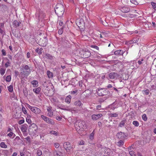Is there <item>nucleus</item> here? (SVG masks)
<instances>
[{
  "label": "nucleus",
  "instance_id": "1",
  "mask_svg": "<svg viewBox=\"0 0 156 156\" xmlns=\"http://www.w3.org/2000/svg\"><path fill=\"white\" fill-rule=\"evenodd\" d=\"M75 126L76 130L80 134H82V132L86 127L84 122L81 120L77 121L75 122Z\"/></svg>",
  "mask_w": 156,
  "mask_h": 156
},
{
  "label": "nucleus",
  "instance_id": "2",
  "mask_svg": "<svg viewBox=\"0 0 156 156\" xmlns=\"http://www.w3.org/2000/svg\"><path fill=\"white\" fill-rule=\"evenodd\" d=\"M55 13L58 16H62L64 12V8L63 5L61 4H58L55 8Z\"/></svg>",
  "mask_w": 156,
  "mask_h": 156
},
{
  "label": "nucleus",
  "instance_id": "3",
  "mask_svg": "<svg viewBox=\"0 0 156 156\" xmlns=\"http://www.w3.org/2000/svg\"><path fill=\"white\" fill-rule=\"evenodd\" d=\"M37 44L40 46L44 47L47 44L48 40L45 37H43L42 38H40L39 37H37Z\"/></svg>",
  "mask_w": 156,
  "mask_h": 156
},
{
  "label": "nucleus",
  "instance_id": "4",
  "mask_svg": "<svg viewBox=\"0 0 156 156\" xmlns=\"http://www.w3.org/2000/svg\"><path fill=\"white\" fill-rule=\"evenodd\" d=\"M79 54L80 57L83 58H88L91 55V53L89 50H82L80 51Z\"/></svg>",
  "mask_w": 156,
  "mask_h": 156
},
{
  "label": "nucleus",
  "instance_id": "5",
  "mask_svg": "<svg viewBox=\"0 0 156 156\" xmlns=\"http://www.w3.org/2000/svg\"><path fill=\"white\" fill-rule=\"evenodd\" d=\"M98 94L100 96H103L105 95H108L110 92L108 90L105 89H99L97 92Z\"/></svg>",
  "mask_w": 156,
  "mask_h": 156
},
{
  "label": "nucleus",
  "instance_id": "6",
  "mask_svg": "<svg viewBox=\"0 0 156 156\" xmlns=\"http://www.w3.org/2000/svg\"><path fill=\"white\" fill-rule=\"evenodd\" d=\"M37 127L35 123H33L30 125L29 127V131L34 133H35L37 132Z\"/></svg>",
  "mask_w": 156,
  "mask_h": 156
},
{
  "label": "nucleus",
  "instance_id": "7",
  "mask_svg": "<svg viewBox=\"0 0 156 156\" xmlns=\"http://www.w3.org/2000/svg\"><path fill=\"white\" fill-rule=\"evenodd\" d=\"M27 107L29 108L31 110L36 114H39L41 112V110L39 108L35 107H32L30 106L28 104H27Z\"/></svg>",
  "mask_w": 156,
  "mask_h": 156
},
{
  "label": "nucleus",
  "instance_id": "8",
  "mask_svg": "<svg viewBox=\"0 0 156 156\" xmlns=\"http://www.w3.org/2000/svg\"><path fill=\"white\" fill-rule=\"evenodd\" d=\"M63 148L66 149L67 152H70L73 147L71 146L70 143L68 142H65L63 145Z\"/></svg>",
  "mask_w": 156,
  "mask_h": 156
},
{
  "label": "nucleus",
  "instance_id": "9",
  "mask_svg": "<svg viewBox=\"0 0 156 156\" xmlns=\"http://www.w3.org/2000/svg\"><path fill=\"white\" fill-rule=\"evenodd\" d=\"M116 136L118 138L120 139H123L127 137L126 136L124 133L121 132L117 133Z\"/></svg>",
  "mask_w": 156,
  "mask_h": 156
},
{
  "label": "nucleus",
  "instance_id": "10",
  "mask_svg": "<svg viewBox=\"0 0 156 156\" xmlns=\"http://www.w3.org/2000/svg\"><path fill=\"white\" fill-rule=\"evenodd\" d=\"M109 76L111 79H117L119 77V75L115 73H111L109 74Z\"/></svg>",
  "mask_w": 156,
  "mask_h": 156
},
{
  "label": "nucleus",
  "instance_id": "11",
  "mask_svg": "<svg viewBox=\"0 0 156 156\" xmlns=\"http://www.w3.org/2000/svg\"><path fill=\"white\" fill-rule=\"evenodd\" d=\"M29 69H22L19 75H24L27 76L30 73V71Z\"/></svg>",
  "mask_w": 156,
  "mask_h": 156
},
{
  "label": "nucleus",
  "instance_id": "12",
  "mask_svg": "<svg viewBox=\"0 0 156 156\" xmlns=\"http://www.w3.org/2000/svg\"><path fill=\"white\" fill-rule=\"evenodd\" d=\"M102 116V115L101 114H99L97 115L94 114L92 115V118L94 120H97Z\"/></svg>",
  "mask_w": 156,
  "mask_h": 156
},
{
  "label": "nucleus",
  "instance_id": "13",
  "mask_svg": "<svg viewBox=\"0 0 156 156\" xmlns=\"http://www.w3.org/2000/svg\"><path fill=\"white\" fill-rule=\"evenodd\" d=\"M124 51L122 50H119L115 51L114 54L117 56H120L122 55L124 53Z\"/></svg>",
  "mask_w": 156,
  "mask_h": 156
},
{
  "label": "nucleus",
  "instance_id": "14",
  "mask_svg": "<svg viewBox=\"0 0 156 156\" xmlns=\"http://www.w3.org/2000/svg\"><path fill=\"white\" fill-rule=\"evenodd\" d=\"M28 126L26 124H24L22 126L21 128V131L23 133H25L27 130Z\"/></svg>",
  "mask_w": 156,
  "mask_h": 156
},
{
  "label": "nucleus",
  "instance_id": "15",
  "mask_svg": "<svg viewBox=\"0 0 156 156\" xmlns=\"http://www.w3.org/2000/svg\"><path fill=\"white\" fill-rule=\"evenodd\" d=\"M120 10L123 12H128L130 11V9L129 8L124 6L121 7L120 8Z\"/></svg>",
  "mask_w": 156,
  "mask_h": 156
},
{
  "label": "nucleus",
  "instance_id": "16",
  "mask_svg": "<svg viewBox=\"0 0 156 156\" xmlns=\"http://www.w3.org/2000/svg\"><path fill=\"white\" fill-rule=\"evenodd\" d=\"M133 148V147L131 146L128 148V151H129V153L130 155L131 156H135L136 154L135 153L134 151H131V150Z\"/></svg>",
  "mask_w": 156,
  "mask_h": 156
},
{
  "label": "nucleus",
  "instance_id": "17",
  "mask_svg": "<svg viewBox=\"0 0 156 156\" xmlns=\"http://www.w3.org/2000/svg\"><path fill=\"white\" fill-rule=\"evenodd\" d=\"M43 85L45 87H46V88H48V87H49V86L50 87H52V84L51 83H49L48 82V81H45L43 83Z\"/></svg>",
  "mask_w": 156,
  "mask_h": 156
},
{
  "label": "nucleus",
  "instance_id": "18",
  "mask_svg": "<svg viewBox=\"0 0 156 156\" xmlns=\"http://www.w3.org/2000/svg\"><path fill=\"white\" fill-rule=\"evenodd\" d=\"M20 22H18L17 20H15L13 22V27L16 28L19 27L20 26Z\"/></svg>",
  "mask_w": 156,
  "mask_h": 156
},
{
  "label": "nucleus",
  "instance_id": "19",
  "mask_svg": "<svg viewBox=\"0 0 156 156\" xmlns=\"http://www.w3.org/2000/svg\"><path fill=\"white\" fill-rule=\"evenodd\" d=\"M55 156H63L61 152L58 151L57 150L55 151L53 153Z\"/></svg>",
  "mask_w": 156,
  "mask_h": 156
},
{
  "label": "nucleus",
  "instance_id": "20",
  "mask_svg": "<svg viewBox=\"0 0 156 156\" xmlns=\"http://www.w3.org/2000/svg\"><path fill=\"white\" fill-rule=\"evenodd\" d=\"M43 154L44 156H50L51 153L48 150H45L43 152Z\"/></svg>",
  "mask_w": 156,
  "mask_h": 156
},
{
  "label": "nucleus",
  "instance_id": "21",
  "mask_svg": "<svg viewBox=\"0 0 156 156\" xmlns=\"http://www.w3.org/2000/svg\"><path fill=\"white\" fill-rule=\"evenodd\" d=\"M47 110L48 112V115L50 117H51L53 115V112L50 108L47 109Z\"/></svg>",
  "mask_w": 156,
  "mask_h": 156
},
{
  "label": "nucleus",
  "instance_id": "22",
  "mask_svg": "<svg viewBox=\"0 0 156 156\" xmlns=\"http://www.w3.org/2000/svg\"><path fill=\"white\" fill-rule=\"evenodd\" d=\"M43 50V49L42 48H41L39 49V48H37L35 50V51L38 53L39 55H41L42 53V51Z\"/></svg>",
  "mask_w": 156,
  "mask_h": 156
},
{
  "label": "nucleus",
  "instance_id": "23",
  "mask_svg": "<svg viewBox=\"0 0 156 156\" xmlns=\"http://www.w3.org/2000/svg\"><path fill=\"white\" fill-rule=\"evenodd\" d=\"M126 122V120H123L121 121L119 123V127H122L124 126L125 125V123Z\"/></svg>",
  "mask_w": 156,
  "mask_h": 156
},
{
  "label": "nucleus",
  "instance_id": "24",
  "mask_svg": "<svg viewBox=\"0 0 156 156\" xmlns=\"http://www.w3.org/2000/svg\"><path fill=\"white\" fill-rule=\"evenodd\" d=\"M71 96L70 95L67 96L66 98L65 101L66 103H69L71 101Z\"/></svg>",
  "mask_w": 156,
  "mask_h": 156
},
{
  "label": "nucleus",
  "instance_id": "25",
  "mask_svg": "<svg viewBox=\"0 0 156 156\" xmlns=\"http://www.w3.org/2000/svg\"><path fill=\"white\" fill-rule=\"evenodd\" d=\"M47 123L52 125H53L55 124V122L53 120L50 118L48 119Z\"/></svg>",
  "mask_w": 156,
  "mask_h": 156
},
{
  "label": "nucleus",
  "instance_id": "26",
  "mask_svg": "<svg viewBox=\"0 0 156 156\" xmlns=\"http://www.w3.org/2000/svg\"><path fill=\"white\" fill-rule=\"evenodd\" d=\"M41 88L38 87L36 88L33 89V91L36 94H39L41 90Z\"/></svg>",
  "mask_w": 156,
  "mask_h": 156
},
{
  "label": "nucleus",
  "instance_id": "27",
  "mask_svg": "<svg viewBox=\"0 0 156 156\" xmlns=\"http://www.w3.org/2000/svg\"><path fill=\"white\" fill-rule=\"evenodd\" d=\"M47 74L48 77L49 78H52L53 77V73L49 71H47Z\"/></svg>",
  "mask_w": 156,
  "mask_h": 156
},
{
  "label": "nucleus",
  "instance_id": "28",
  "mask_svg": "<svg viewBox=\"0 0 156 156\" xmlns=\"http://www.w3.org/2000/svg\"><path fill=\"white\" fill-rule=\"evenodd\" d=\"M41 118L46 122H48V120L49 119V118L44 115H41Z\"/></svg>",
  "mask_w": 156,
  "mask_h": 156
},
{
  "label": "nucleus",
  "instance_id": "29",
  "mask_svg": "<svg viewBox=\"0 0 156 156\" xmlns=\"http://www.w3.org/2000/svg\"><path fill=\"white\" fill-rule=\"evenodd\" d=\"M74 104L76 106H80L81 105V102L79 100L75 102Z\"/></svg>",
  "mask_w": 156,
  "mask_h": 156
},
{
  "label": "nucleus",
  "instance_id": "30",
  "mask_svg": "<svg viewBox=\"0 0 156 156\" xmlns=\"http://www.w3.org/2000/svg\"><path fill=\"white\" fill-rule=\"evenodd\" d=\"M153 8L155 10H156V2H151Z\"/></svg>",
  "mask_w": 156,
  "mask_h": 156
},
{
  "label": "nucleus",
  "instance_id": "31",
  "mask_svg": "<svg viewBox=\"0 0 156 156\" xmlns=\"http://www.w3.org/2000/svg\"><path fill=\"white\" fill-rule=\"evenodd\" d=\"M0 145L2 148H5L7 147V145L5 144V143L3 142L1 143Z\"/></svg>",
  "mask_w": 156,
  "mask_h": 156
},
{
  "label": "nucleus",
  "instance_id": "32",
  "mask_svg": "<svg viewBox=\"0 0 156 156\" xmlns=\"http://www.w3.org/2000/svg\"><path fill=\"white\" fill-rule=\"evenodd\" d=\"M31 83L33 84L34 86L36 87L37 85L38 84V82L37 81L35 80H34L31 82Z\"/></svg>",
  "mask_w": 156,
  "mask_h": 156
},
{
  "label": "nucleus",
  "instance_id": "33",
  "mask_svg": "<svg viewBox=\"0 0 156 156\" xmlns=\"http://www.w3.org/2000/svg\"><path fill=\"white\" fill-rule=\"evenodd\" d=\"M124 144V142L122 140H120L118 142V145L120 147L122 146Z\"/></svg>",
  "mask_w": 156,
  "mask_h": 156
},
{
  "label": "nucleus",
  "instance_id": "34",
  "mask_svg": "<svg viewBox=\"0 0 156 156\" xmlns=\"http://www.w3.org/2000/svg\"><path fill=\"white\" fill-rule=\"evenodd\" d=\"M8 90L10 92H12L13 90V86L10 85V86L8 87Z\"/></svg>",
  "mask_w": 156,
  "mask_h": 156
},
{
  "label": "nucleus",
  "instance_id": "35",
  "mask_svg": "<svg viewBox=\"0 0 156 156\" xmlns=\"http://www.w3.org/2000/svg\"><path fill=\"white\" fill-rule=\"evenodd\" d=\"M118 114L116 113H111L110 114V116L111 117H117L118 116Z\"/></svg>",
  "mask_w": 156,
  "mask_h": 156
},
{
  "label": "nucleus",
  "instance_id": "36",
  "mask_svg": "<svg viewBox=\"0 0 156 156\" xmlns=\"http://www.w3.org/2000/svg\"><path fill=\"white\" fill-rule=\"evenodd\" d=\"M133 125H134L135 126H139V122L136 121H134L133 122Z\"/></svg>",
  "mask_w": 156,
  "mask_h": 156
},
{
  "label": "nucleus",
  "instance_id": "37",
  "mask_svg": "<svg viewBox=\"0 0 156 156\" xmlns=\"http://www.w3.org/2000/svg\"><path fill=\"white\" fill-rule=\"evenodd\" d=\"M8 136L9 137L12 136V138H13L15 137V135L13 133L10 132L8 134Z\"/></svg>",
  "mask_w": 156,
  "mask_h": 156
},
{
  "label": "nucleus",
  "instance_id": "38",
  "mask_svg": "<svg viewBox=\"0 0 156 156\" xmlns=\"http://www.w3.org/2000/svg\"><path fill=\"white\" fill-rule=\"evenodd\" d=\"M130 1L131 3L135 5H137L138 4L136 0H130Z\"/></svg>",
  "mask_w": 156,
  "mask_h": 156
},
{
  "label": "nucleus",
  "instance_id": "39",
  "mask_svg": "<svg viewBox=\"0 0 156 156\" xmlns=\"http://www.w3.org/2000/svg\"><path fill=\"white\" fill-rule=\"evenodd\" d=\"M22 110L24 114H26L27 113V110L26 108L22 106Z\"/></svg>",
  "mask_w": 156,
  "mask_h": 156
},
{
  "label": "nucleus",
  "instance_id": "40",
  "mask_svg": "<svg viewBox=\"0 0 156 156\" xmlns=\"http://www.w3.org/2000/svg\"><path fill=\"white\" fill-rule=\"evenodd\" d=\"M37 154L38 156H41L42 154V152L41 150H38L37 151Z\"/></svg>",
  "mask_w": 156,
  "mask_h": 156
},
{
  "label": "nucleus",
  "instance_id": "41",
  "mask_svg": "<svg viewBox=\"0 0 156 156\" xmlns=\"http://www.w3.org/2000/svg\"><path fill=\"white\" fill-rule=\"evenodd\" d=\"M58 33L59 34H62L63 33V27L60 28L58 31Z\"/></svg>",
  "mask_w": 156,
  "mask_h": 156
},
{
  "label": "nucleus",
  "instance_id": "42",
  "mask_svg": "<svg viewBox=\"0 0 156 156\" xmlns=\"http://www.w3.org/2000/svg\"><path fill=\"white\" fill-rule=\"evenodd\" d=\"M142 118L144 120L146 121L147 120L146 115L145 114L143 115L142 116Z\"/></svg>",
  "mask_w": 156,
  "mask_h": 156
},
{
  "label": "nucleus",
  "instance_id": "43",
  "mask_svg": "<svg viewBox=\"0 0 156 156\" xmlns=\"http://www.w3.org/2000/svg\"><path fill=\"white\" fill-rule=\"evenodd\" d=\"M11 80V76L10 75L8 76L6 79V80L7 82H9Z\"/></svg>",
  "mask_w": 156,
  "mask_h": 156
},
{
  "label": "nucleus",
  "instance_id": "44",
  "mask_svg": "<svg viewBox=\"0 0 156 156\" xmlns=\"http://www.w3.org/2000/svg\"><path fill=\"white\" fill-rule=\"evenodd\" d=\"M46 56H47L48 58L49 59H52L53 58V57L49 54H46Z\"/></svg>",
  "mask_w": 156,
  "mask_h": 156
},
{
  "label": "nucleus",
  "instance_id": "45",
  "mask_svg": "<svg viewBox=\"0 0 156 156\" xmlns=\"http://www.w3.org/2000/svg\"><path fill=\"white\" fill-rule=\"evenodd\" d=\"M90 47L94 48L98 50H99V47L95 45H91L90 46Z\"/></svg>",
  "mask_w": 156,
  "mask_h": 156
},
{
  "label": "nucleus",
  "instance_id": "46",
  "mask_svg": "<svg viewBox=\"0 0 156 156\" xmlns=\"http://www.w3.org/2000/svg\"><path fill=\"white\" fill-rule=\"evenodd\" d=\"M94 130L93 132L90 134V138L91 140L93 139L94 138Z\"/></svg>",
  "mask_w": 156,
  "mask_h": 156
},
{
  "label": "nucleus",
  "instance_id": "47",
  "mask_svg": "<svg viewBox=\"0 0 156 156\" xmlns=\"http://www.w3.org/2000/svg\"><path fill=\"white\" fill-rule=\"evenodd\" d=\"M25 139L29 143H30L31 142L30 137L29 136H28L26 138H25Z\"/></svg>",
  "mask_w": 156,
  "mask_h": 156
},
{
  "label": "nucleus",
  "instance_id": "48",
  "mask_svg": "<svg viewBox=\"0 0 156 156\" xmlns=\"http://www.w3.org/2000/svg\"><path fill=\"white\" fill-rule=\"evenodd\" d=\"M23 92L24 95L27 97L28 95V91L27 90V89H26L25 90H24L23 91Z\"/></svg>",
  "mask_w": 156,
  "mask_h": 156
},
{
  "label": "nucleus",
  "instance_id": "49",
  "mask_svg": "<svg viewBox=\"0 0 156 156\" xmlns=\"http://www.w3.org/2000/svg\"><path fill=\"white\" fill-rule=\"evenodd\" d=\"M5 69H1L0 70V73L2 75H3L5 73Z\"/></svg>",
  "mask_w": 156,
  "mask_h": 156
},
{
  "label": "nucleus",
  "instance_id": "50",
  "mask_svg": "<svg viewBox=\"0 0 156 156\" xmlns=\"http://www.w3.org/2000/svg\"><path fill=\"white\" fill-rule=\"evenodd\" d=\"M8 61L6 62L5 64V67H8L9 66L10 64V63L9 62V61L8 59Z\"/></svg>",
  "mask_w": 156,
  "mask_h": 156
},
{
  "label": "nucleus",
  "instance_id": "51",
  "mask_svg": "<svg viewBox=\"0 0 156 156\" xmlns=\"http://www.w3.org/2000/svg\"><path fill=\"white\" fill-rule=\"evenodd\" d=\"M27 117L28 118V116ZM26 121L29 124H30L31 122V121L30 119L29 118H27Z\"/></svg>",
  "mask_w": 156,
  "mask_h": 156
},
{
  "label": "nucleus",
  "instance_id": "52",
  "mask_svg": "<svg viewBox=\"0 0 156 156\" xmlns=\"http://www.w3.org/2000/svg\"><path fill=\"white\" fill-rule=\"evenodd\" d=\"M57 132L55 131H52L50 132V133L51 134H53L54 135H56Z\"/></svg>",
  "mask_w": 156,
  "mask_h": 156
},
{
  "label": "nucleus",
  "instance_id": "53",
  "mask_svg": "<svg viewBox=\"0 0 156 156\" xmlns=\"http://www.w3.org/2000/svg\"><path fill=\"white\" fill-rule=\"evenodd\" d=\"M24 122V119H22L19 121L18 123L19 124H21Z\"/></svg>",
  "mask_w": 156,
  "mask_h": 156
},
{
  "label": "nucleus",
  "instance_id": "54",
  "mask_svg": "<svg viewBox=\"0 0 156 156\" xmlns=\"http://www.w3.org/2000/svg\"><path fill=\"white\" fill-rule=\"evenodd\" d=\"M2 54L3 55L5 56L6 55V53L5 52V51L4 49H2Z\"/></svg>",
  "mask_w": 156,
  "mask_h": 156
},
{
  "label": "nucleus",
  "instance_id": "55",
  "mask_svg": "<svg viewBox=\"0 0 156 156\" xmlns=\"http://www.w3.org/2000/svg\"><path fill=\"white\" fill-rule=\"evenodd\" d=\"M143 91L144 92L145 94L146 95H148L149 94V91L148 89H147V90H144Z\"/></svg>",
  "mask_w": 156,
  "mask_h": 156
},
{
  "label": "nucleus",
  "instance_id": "56",
  "mask_svg": "<svg viewBox=\"0 0 156 156\" xmlns=\"http://www.w3.org/2000/svg\"><path fill=\"white\" fill-rule=\"evenodd\" d=\"M54 146L56 148H58L59 146V144L57 143H55L54 144Z\"/></svg>",
  "mask_w": 156,
  "mask_h": 156
},
{
  "label": "nucleus",
  "instance_id": "57",
  "mask_svg": "<svg viewBox=\"0 0 156 156\" xmlns=\"http://www.w3.org/2000/svg\"><path fill=\"white\" fill-rule=\"evenodd\" d=\"M15 76L16 77H17V76H18V75L19 74V72L17 71H15Z\"/></svg>",
  "mask_w": 156,
  "mask_h": 156
},
{
  "label": "nucleus",
  "instance_id": "58",
  "mask_svg": "<svg viewBox=\"0 0 156 156\" xmlns=\"http://www.w3.org/2000/svg\"><path fill=\"white\" fill-rule=\"evenodd\" d=\"M84 142L83 140H81L79 143V144L80 145H83L84 144Z\"/></svg>",
  "mask_w": 156,
  "mask_h": 156
},
{
  "label": "nucleus",
  "instance_id": "59",
  "mask_svg": "<svg viewBox=\"0 0 156 156\" xmlns=\"http://www.w3.org/2000/svg\"><path fill=\"white\" fill-rule=\"evenodd\" d=\"M128 16L129 17L132 18L134 17V15L133 14H129L128 15Z\"/></svg>",
  "mask_w": 156,
  "mask_h": 156
},
{
  "label": "nucleus",
  "instance_id": "60",
  "mask_svg": "<svg viewBox=\"0 0 156 156\" xmlns=\"http://www.w3.org/2000/svg\"><path fill=\"white\" fill-rule=\"evenodd\" d=\"M132 41H133V43H136L138 41V40H137L136 39H135V38L133 39Z\"/></svg>",
  "mask_w": 156,
  "mask_h": 156
},
{
  "label": "nucleus",
  "instance_id": "61",
  "mask_svg": "<svg viewBox=\"0 0 156 156\" xmlns=\"http://www.w3.org/2000/svg\"><path fill=\"white\" fill-rule=\"evenodd\" d=\"M100 37L101 38H103L105 36V35L103 33H102L100 34Z\"/></svg>",
  "mask_w": 156,
  "mask_h": 156
},
{
  "label": "nucleus",
  "instance_id": "62",
  "mask_svg": "<svg viewBox=\"0 0 156 156\" xmlns=\"http://www.w3.org/2000/svg\"><path fill=\"white\" fill-rule=\"evenodd\" d=\"M59 24L60 26H62V25L63 24V22L62 21H59Z\"/></svg>",
  "mask_w": 156,
  "mask_h": 156
},
{
  "label": "nucleus",
  "instance_id": "63",
  "mask_svg": "<svg viewBox=\"0 0 156 156\" xmlns=\"http://www.w3.org/2000/svg\"><path fill=\"white\" fill-rule=\"evenodd\" d=\"M56 119L58 120H60L62 119V117H61L57 116L56 118Z\"/></svg>",
  "mask_w": 156,
  "mask_h": 156
},
{
  "label": "nucleus",
  "instance_id": "64",
  "mask_svg": "<svg viewBox=\"0 0 156 156\" xmlns=\"http://www.w3.org/2000/svg\"><path fill=\"white\" fill-rule=\"evenodd\" d=\"M152 23L153 26L154 27H156V24H155V23L154 22H152Z\"/></svg>",
  "mask_w": 156,
  "mask_h": 156
}]
</instances>
